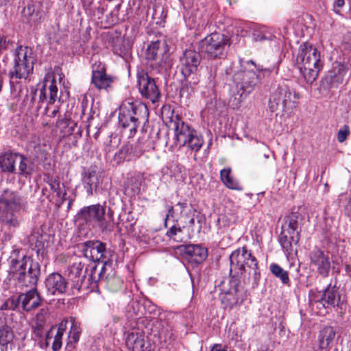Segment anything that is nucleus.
I'll return each instance as SVG.
<instances>
[{"instance_id":"obj_19","label":"nucleus","mask_w":351,"mask_h":351,"mask_svg":"<svg viewBox=\"0 0 351 351\" xmlns=\"http://www.w3.org/2000/svg\"><path fill=\"white\" fill-rule=\"evenodd\" d=\"M101 182V174L96 167L85 169L82 173V183L88 196L93 195V191L97 189Z\"/></svg>"},{"instance_id":"obj_24","label":"nucleus","mask_w":351,"mask_h":351,"mask_svg":"<svg viewBox=\"0 0 351 351\" xmlns=\"http://www.w3.org/2000/svg\"><path fill=\"white\" fill-rule=\"evenodd\" d=\"M18 302L22 308L26 311H30L40 304L41 298L36 287L19 295Z\"/></svg>"},{"instance_id":"obj_61","label":"nucleus","mask_w":351,"mask_h":351,"mask_svg":"<svg viewBox=\"0 0 351 351\" xmlns=\"http://www.w3.org/2000/svg\"><path fill=\"white\" fill-rule=\"evenodd\" d=\"M256 66V69H257L258 71H263V70H264V69L262 68V66Z\"/></svg>"},{"instance_id":"obj_2","label":"nucleus","mask_w":351,"mask_h":351,"mask_svg":"<svg viewBox=\"0 0 351 351\" xmlns=\"http://www.w3.org/2000/svg\"><path fill=\"white\" fill-rule=\"evenodd\" d=\"M230 273L243 276L244 280L257 284L260 278L258 260L246 246L239 247L230 255Z\"/></svg>"},{"instance_id":"obj_44","label":"nucleus","mask_w":351,"mask_h":351,"mask_svg":"<svg viewBox=\"0 0 351 351\" xmlns=\"http://www.w3.org/2000/svg\"><path fill=\"white\" fill-rule=\"evenodd\" d=\"M80 334L81 328L80 325L73 321L69 335V342L77 343L79 341Z\"/></svg>"},{"instance_id":"obj_15","label":"nucleus","mask_w":351,"mask_h":351,"mask_svg":"<svg viewBox=\"0 0 351 351\" xmlns=\"http://www.w3.org/2000/svg\"><path fill=\"white\" fill-rule=\"evenodd\" d=\"M233 80L238 88L242 90L240 97H245L250 93L259 82L256 73L252 70H243L236 72L233 75Z\"/></svg>"},{"instance_id":"obj_13","label":"nucleus","mask_w":351,"mask_h":351,"mask_svg":"<svg viewBox=\"0 0 351 351\" xmlns=\"http://www.w3.org/2000/svg\"><path fill=\"white\" fill-rule=\"evenodd\" d=\"M138 90L143 97L152 103L157 102L160 98V91L155 80L143 70L137 73Z\"/></svg>"},{"instance_id":"obj_59","label":"nucleus","mask_w":351,"mask_h":351,"mask_svg":"<svg viewBox=\"0 0 351 351\" xmlns=\"http://www.w3.org/2000/svg\"><path fill=\"white\" fill-rule=\"evenodd\" d=\"M174 340H172L171 342L169 343V346H170L169 349L170 348H174Z\"/></svg>"},{"instance_id":"obj_32","label":"nucleus","mask_w":351,"mask_h":351,"mask_svg":"<svg viewBox=\"0 0 351 351\" xmlns=\"http://www.w3.org/2000/svg\"><path fill=\"white\" fill-rule=\"evenodd\" d=\"M252 37L254 40L263 42L265 40H273L276 36L273 29L266 26H258L253 32Z\"/></svg>"},{"instance_id":"obj_47","label":"nucleus","mask_w":351,"mask_h":351,"mask_svg":"<svg viewBox=\"0 0 351 351\" xmlns=\"http://www.w3.org/2000/svg\"><path fill=\"white\" fill-rule=\"evenodd\" d=\"M350 128L348 125H344L343 127H341L338 132H337V141L339 142V143H343L344 142L348 136L350 135Z\"/></svg>"},{"instance_id":"obj_27","label":"nucleus","mask_w":351,"mask_h":351,"mask_svg":"<svg viewBox=\"0 0 351 351\" xmlns=\"http://www.w3.org/2000/svg\"><path fill=\"white\" fill-rule=\"evenodd\" d=\"M300 215L298 213H291L285 218L284 224L282 226V231L289 235L295 236V244H297L300 238V230H299L298 220Z\"/></svg>"},{"instance_id":"obj_45","label":"nucleus","mask_w":351,"mask_h":351,"mask_svg":"<svg viewBox=\"0 0 351 351\" xmlns=\"http://www.w3.org/2000/svg\"><path fill=\"white\" fill-rule=\"evenodd\" d=\"M143 181V176L141 174H136L134 177L130 179V182L132 185V190L134 193H138L140 191V187L141 186Z\"/></svg>"},{"instance_id":"obj_3","label":"nucleus","mask_w":351,"mask_h":351,"mask_svg":"<svg viewBox=\"0 0 351 351\" xmlns=\"http://www.w3.org/2000/svg\"><path fill=\"white\" fill-rule=\"evenodd\" d=\"M148 109L144 104L125 101L119 108V123L129 137H133L139 125L148 121Z\"/></svg>"},{"instance_id":"obj_57","label":"nucleus","mask_w":351,"mask_h":351,"mask_svg":"<svg viewBox=\"0 0 351 351\" xmlns=\"http://www.w3.org/2000/svg\"><path fill=\"white\" fill-rule=\"evenodd\" d=\"M36 91H35L33 94H32V104L34 105V103H36Z\"/></svg>"},{"instance_id":"obj_41","label":"nucleus","mask_w":351,"mask_h":351,"mask_svg":"<svg viewBox=\"0 0 351 351\" xmlns=\"http://www.w3.org/2000/svg\"><path fill=\"white\" fill-rule=\"evenodd\" d=\"M147 14H151L156 24H160L166 16L164 14V8L160 5H154L152 9L149 8Z\"/></svg>"},{"instance_id":"obj_50","label":"nucleus","mask_w":351,"mask_h":351,"mask_svg":"<svg viewBox=\"0 0 351 351\" xmlns=\"http://www.w3.org/2000/svg\"><path fill=\"white\" fill-rule=\"evenodd\" d=\"M40 234L38 232H34L29 237V242L32 245L34 244L36 247L40 248L43 246V242L39 239Z\"/></svg>"},{"instance_id":"obj_42","label":"nucleus","mask_w":351,"mask_h":351,"mask_svg":"<svg viewBox=\"0 0 351 351\" xmlns=\"http://www.w3.org/2000/svg\"><path fill=\"white\" fill-rule=\"evenodd\" d=\"M13 338V335L10 327L3 326L0 328V344L5 346L9 343Z\"/></svg>"},{"instance_id":"obj_37","label":"nucleus","mask_w":351,"mask_h":351,"mask_svg":"<svg viewBox=\"0 0 351 351\" xmlns=\"http://www.w3.org/2000/svg\"><path fill=\"white\" fill-rule=\"evenodd\" d=\"M66 195V192L62 191L60 188L57 191L49 192V193L47 195V198L56 206L60 207L64 203Z\"/></svg>"},{"instance_id":"obj_12","label":"nucleus","mask_w":351,"mask_h":351,"mask_svg":"<svg viewBox=\"0 0 351 351\" xmlns=\"http://www.w3.org/2000/svg\"><path fill=\"white\" fill-rule=\"evenodd\" d=\"M179 254L182 262L192 266L203 263L208 256L207 249L199 245H177V254Z\"/></svg>"},{"instance_id":"obj_52","label":"nucleus","mask_w":351,"mask_h":351,"mask_svg":"<svg viewBox=\"0 0 351 351\" xmlns=\"http://www.w3.org/2000/svg\"><path fill=\"white\" fill-rule=\"evenodd\" d=\"M8 43L6 37L0 36V55L8 48Z\"/></svg>"},{"instance_id":"obj_30","label":"nucleus","mask_w":351,"mask_h":351,"mask_svg":"<svg viewBox=\"0 0 351 351\" xmlns=\"http://www.w3.org/2000/svg\"><path fill=\"white\" fill-rule=\"evenodd\" d=\"M19 154L7 152L0 155V169L4 172L14 173Z\"/></svg>"},{"instance_id":"obj_62","label":"nucleus","mask_w":351,"mask_h":351,"mask_svg":"<svg viewBox=\"0 0 351 351\" xmlns=\"http://www.w3.org/2000/svg\"><path fill=\"white\" fill-rule=\"evenodd\" d=\"M47 191V188L43 189V195H45V192Z\"/></svg>"},{"instance_id":"obj_25","label":"nucleus","mask_w":351,"mask_h":351,"mask_svg":"<svg viewBox=\"0 0 351 351\" xmlns=\"http://www.w3.org/2000/svg\"><path fill=\"white\" fill-rule=\"evenodd\" d=\"M347 71L348 69L345 64L338 62H334L332 69L328 72L326 76V82L331 87H337L343 83Z\"/></svg>"},{"instance_id":"obj_20","label":"nucleus","mask_w":351,"mask_h":351,"mask_svg":"<svg viewBox=\"0 0 351 351\" xmlns=\"http://www.w3.org/2000/svg\"><path fill=\"white\" fill-rule=\"evenodd\" d=\"M82 251L86 258L93 262L103 261L106 245L98 241H88L82 245Z\"/></svg>"},{"instance_id":"obj_18","label":"nucleus","mask_w":351,"mask_h":351,"mask_svg":"<svg viewBox=\"0 0 351 351\" xmlns=\"http://www.w3.org/2000/svg\"><path fill=\"white\" fill-rule=\"evenodd\" d=\"M87 272L88 268L85 264L77 260L68 267L66 275L73 282L74 288L80 290L86 277Z\"/></svg>"},{"instance_id":"obj_53","label":"nucleus","mask_w":351,"mask_h":351,"mask_svg":"<svg viewBox=\"0 0 351 351\" xmlns=\"http://www.w3.org/2000/svg\"><path fill=\"white\" fill-rule=\"evenodd\" d=\"M345 5V1L344 0H335L334 2V11L339 14L340 12V10L342 7Z\"/></svg>"},{"instance_id":"obj_51","label":"nucleus","mask_w":351,"mask_h":351,"mask_svg":"<svg viewBox=\"0 0 351 351\" xmlns=\"http://www.w3.org/2000/svg\"><path fill=\"white\" fill-rule=\"evenodd\" d=\"M342 45L344 49L351 50V32H347L343 36Z\"/></svg>"},{"instance_id":"obj_56","label":"nucleus","mask_w":351,"mask_h":351,"mask_svg":"<svg viewBox=\"0 0 351 351\" xmlns=\"http://www.w3.org/2000/svg\"><path fill=\"white\" fill-rule=\"evenodd\" d=\"M186 89H189L188 88H186ZM185 92H186V97H187L188 95H189V93H188V90H186L184 88H182L181 90H180V97H183L184 94H185Z\"/></svg>"},{"instance_id":"obj_39","label":"nucleus","mask_w":351,"mask_h":351,"mask_svg":"<svg viewBox=\"0 0 351 351\" xmlns=\"http://www.w3.org/2000/svg\"><path fill=\"white\" fill-rule=\"evenodd\" d=\"M27 5L23 10L22 15L27 20H31L34 15H37V0H25Z\"/></svg>"},{"instance_id":"obj_48","label":"nucleus","mask_w":351,"mask_h":351,"mask_svg":"<svg viewBox=\"0 0 351 351\" xmlns=\"http://www.w3.org/2000/svg\"><path fill=\"white\" fill-rule=\"evenodd\" d=\"M48 311L45 308H42L40 311L36 316V324L40 326H44L46 322V316Z\"/></svg>"},{"instance_id":"obj_29","label":"nucleus","mask_w":351,"mask_h":351,"mask_svg":"<svg viewBox=\"0 0 351 351\" xmlns=\"http://www.w3.org/2000/svg\"><path fill=\"white\" fill-rule=\"evenodd\" d=\"M91 82L99 90L107 89L113 82V78L108 75L104 66L98 70L93 69Z\"/></svg>"},{"instance_id":"obj_60","label":"nucleus","mask_w":351,"mask_h":351,"mask_svg":"<svg viewBox=\"0 0 351 351\" xmlns=\"http://www.w3.org/2000/svg\"><path fill=\"white\" fill-rule=\"evenodd\" d=\"M58 110L54 109L53 110L52 112H51V114L50 115L51 117H55L56 113H57Z\"/></svg>"},{"instance_id":"obj_6","label":"nucleus","mask_w":351,"mask_h":351,"mask_svg":"<svg viewBox=\"0 0 351 351\" xmlns=\"http://www.w3.org/2000/svg\"><path fill=\"white\" fill-rule=\"evenodd\" d=\"M81 218L86 222L95 221L103 232H111L114 230L113 211L100 204L91 205L84 208L80 212Z\"/></svg>"},{"instance_id":"obj_16","label":"nucleus","mask_w":351,"mask_h":351,"mask_svg":"<svg viewBox=\"0 0 351 351\" xmlns=\"http://www.w3.org/2000/svg\"><path fill=\"white\" fill-rule=\"evenodd\" d=\"M125 345L130 351H150L152 347L145 333L138 328L128 332Z\"/></svg>"},{"instance_id":"obj_34","label":"nucleus","mask_w":351,"mask_h":351,"mask_svg":"<svg viewBox=\"0 0 351 351\" xmlns=\"http://www.w3.org/2000/svg\"><path fill=\"white\" fill-rule=\"evenodd\" d=\"M278 241L286 255L287 256L291 255L293 251V242L295 243V236L291 234L288 237L286 233L281 232L278 237Z\"/></svg>"},{"instance_id":"obj_22","label":"nucleus","mask_w":351,"mask_h":351,"mask_svg":"<svg viewBox=\"0 0 351 351\" xmlns=\"http://www.w3.org/2000/svg\"><path fill=\"white\" fill-rule=\"evenodd\" d=\"M45 286L48 293L59 295L66 292L67 282L62 275L58 273H53L46 278Z\"/></svg>"},{"instance_id":"obj_43","label":"nucleus","mask_w":351,"mask_h":351,"mask_svg":"<svg viewBox=\"0 0 351 351\" xmlns=\"http://www.w3.org/2000/svg\"><path fill=\"white\" fill-rule=\"evenodd\" d=\"M106 284L111 291L115 292L121 288L123 280L120 277L110 276L106 278Z\"/></svg>"},{"instance_id":"obj_17","label":"nucleus","mask_w":351,"mask_h":351,"mask_svg":"<svg viewBox=\"0 0 351 351\" xmlns=\"http://www.w3.org/2000/svg\"><path fill=\"white\" fill-rule=\"evenodd\" d=\"M311 263L316 267L317 272L324 278L328 276L331 263L327 254L318 247H315L310 252Z\"/></svg>"},{"instance_id":"obj_11","label":"nucleus","mask_w":351,"mask_h":351,"mask_svg":"<svg viewBox=\"0 0 351 351\" xmlns=\"http://www.w3.org/2000/svg\"><path fill=\"white\" fill-rule=\"evenodd\" d=\"M30 54L27 47H19L14 54V66L10 72L11 79L27 78L33 70L32 58L29 56Z\"/></svg>"},{"instance_id":"obj_9","label":"nucleus","mask_w":351,"mask_h":351,"mask_svg":"<svg viewBox=\"0 0 351 351\" xmlns=\"http://www.w3.org/2000/svg\"><path fill=\"white\" fill-rule=\"evenodd\" d=\"M203 144L202 136L177 116V145L187 147L190 150L197 152Z\"/></svg>"},{"instance_id":"obj_5","label":"nucleus","mask_w":351,"mask_h":351,"mask_svg":"<svg viewBox=\"0 0 351 351\" xmlns=\"http://www.w3.org/2000/svg\"><path fill=\"white\" fill-rule=\"evenodd\" d=\"M12 272L18 284L22 287H36L40 274L39 265L29 257H24L12 265Z\"/></svg>"},{"instance_id":"obj_49","label":"nucleus","mask_w":351,"mask_h":351,"mask_svg":"<svg viewBox=\"0 0 351 351\" xmlns=\"http://www.w3.org/2000/svg\"><path fill=\"white\" fill-rule=\"evenodd\" d=\"M47 183L49 184L50 187L49 192L57 191L60 188V181L57 178H53L51 176H47Z\"/></svg>"},{"instance_id":"obj_46","label":"nucleus","mask_w":351,"mask_h":351,"mask_svg":"<svg viewBox=\"0 0 351 351\" xmlns=\"http://www.w3.org/2000/svg\"><path fill=\"white\" fill-rule=\"evenodd\" d=\"M33 335L34 338L39 339V343L40 341L43 342V340L46 338L47 332L44 330V326H40L36 325L32 328Z\"/></svg>"},{"instance_id":"obj_21","label":"nucleus","mask_w":351,"mask_h":351,"mask_svg":"<svg viewBox=\"0 0 351 351\" xmlns=\"http://www.w3.org/2000/svg\"><path fill=\"white\" fill-rule=\"evenodd\" d=\"M180 61L181 73L184 77H186L197 71L200 63V56L194 50H186Z\"/></svg>"},{"instance_id":"obj_26","label":"nucleus","mask_w":351,"mask_h":351,"mask_svg":"<svg viewBox=\"0 0 351 351\" xmlns=\"http://www.w3.org/2000/svg\"><path fill=\"white\" fill-rule=\"evenodd\" d=\"M64 331V329L60 326L58 328L52 327L47 332L46 338L43 340V342L40 341V347L46 348L51 343L53 351L59 350L62 346Z\"/></svg>"},{"instance_id":"obj_54","label":"nucleus","mask_w":351,"mask_h":351,"mask_svg":"<svg viewBox=\"0 0 351 351\" xmlns=\"http://www.w3.org/2000/svg\"><path fill=\"white\" fill-rule=\"evenodd\" d=\"M132 306L134 310L135 308H137L136 315H143V311L141 309L143 308V307L138 302H134Z\"/></svg>"},{"instance_id":"obj_55","label":"nucleus","mask_w":351,"mask_h":351,"mask_svg":"<svg viewBox=\"0 0 351 351\" xmlns=\"http://www.w3.org/2000/svg\"><path fill=\"white\" fill-rule=\"evenodd\" d=\"M167 234L169 237L172 236V235H176V226L175 225H173L169 231H168L167 232Z\"/></svg>"},{"instance_id":"obj_23","label":"nucleus","mask_w":351,"mask_h":351,"mask_svg":"<svg viewBox=\"0 0 351 351\" xmlns=\"http://www.w3.org/2000/svg\"><path fill=\"white\" fill-rule=\"evenodd\" d=\"M232 283H233L234 287H231L228 291H225L220 295V300L224 308H232L243 302L242 290L234 281Z\"/></svg>"},{"instance_id":"obj_14","label":"nucleus","mask_w":351,"mask_h":351,"mask_svg":"<svg viewBox=\"0 0 351 351\" xmlns=\"http://www.w3.org/2000/svg\"><path fill=\"white\" fill-rule=\"evenodd\" d=\"M58 88L56 85V80L53 73H47L43 80V84L39 90V98L34 108L36 111L41 108L40 103L47 101L53 104L58 97Z\"/></svg>"},{"instance_id":"obj_38","label":"nucleus","mask_w":351,"mask_h":351,"mask_svg":"<svg viewBox=\"0 0 351 351\" xmlns=\"http://www.w3.org/2000/svg\"><path fill=\"white\" fill-rule=\"evenodd\" d=\"M106 271V267L104 265L101 268H98L97 265L92 266L88 273V280L89 282H97L98 281L104 280V273Z\"/></svg>"},{"instance_id":"obj_7","label":"nucleus","mask_w":351,"mask_h":351,"mask_svg":"<svg viewBox=\"0 0 351 351\" xmlns=\"http://www.w3.org/2000/svg\"><path fill=\"white\" fill-rule=\"evenodd\" d=\"M300 95L292 91L287 85H280L271 95L269 101V107L271 112H274L281 106L282 110H293L298 106V100Z\"/></svg>"},{"instance_id":"obj_33","label":"nucleus","mask_w":351,"mask_h":351,"mask_svg":"<svg viewBox=\"0 0 351 351\" xmlns=\"http://www.w3.org/2000/svg\"><path fill=\"white\" fill-rule=\"evenodd\" d=\"M231 168L227 167L220 171V178L224 185L228 189L241 190L242 188L239 182L231 176Z\"/></svg>"},{"instance_id":"obj_58","label":"nucleus","mask_w":351,"mask_h":351,"mask_svg":"<svg viewBox=\"0 0 351 351\" xmlns=\"http://www.w3.org/2000/svg\"><path fill=\"white\" fill-rule=\"evenodd\" d=\"M241 98L240 97L239 99L235 98L234 99L237 100V103L235 104V106H233V108H235V107H238L241 101Z\"/></svg>"},{"instance_id":"obj_63","label":"nucleus","mask_w":351,"mask_h":351,"mask_svg":"<svg viewBox=\"0 0 351 351\" xmlns=\"http://www.w3.org/2000/svg\"><path fill=\"white\" fill-rule=\"evenodd\" d=\"M249 63H250V64H253V65H254V64H254V62L253 61H252V60H251V61H250V62H247V64H249Z\"/></svg>"},{"instance_id":"obj_40","label":"nucleus","mask_w":351,"mask_h":351,"mask_svg":"<svg viewBox=\"0 0 351 351\" xmlns=\"http://www.w3.org/2000/svg\"><path fill=\"white\" fill-rule=\"evenodd\" d=\"M75 126L76 123L70 119H62L58 122L62 138L71 135Z\"/></svg>"},{"instance_id":"obj_8","label":"nucleus","mask_w":351,"mask_h":351,"mask_svg":"<svg viewBox=\"0 0 351 351\" xmlns=\"http://www.w3.org/2000/svg\"><path fill=\"white\" fill-rule=\"evenodd\" d=\"M169 48L165 42L158 40L152 42L147 47L145 57L148 61H157L160 57L158 64V72H164L170 75L173 64V60L169 58Z\"/></svg>"},{"instance_id":"obj_35","label":"nucleus","mask_w":351,"mask_h":351,"mask_svg":"<svg viewBox=\"0 0 351 351\" xmlns=\"http://www.w3.org/2000/svg\"><path fill=\"white\" fill-rule=\"evenodd\" d=\"M18 161H19V170L21 175L27 176L32 173L34 168L32 164L27 158L19 154Z\"/></svg>"},{"instance_id":"obj_1","label":"nucleus","mask_w":351,"mask_h":351,"mask_svg":"<svg viewBox=\"0 0 351 351\" xmlns=\"http://www.w3.org/2000/svg\"><path fill=\"white\" fill-rule=\"evenodd\" d=\"M26 199L19 192L5 189L0 195V222L8 229L16 228L21 221V214L27 210Z\"/></svg>"},{"instance_id":"obj_28","label":"nucleus","mask_w":351,"mask_h":351,"mask_svg":"<svg viewBox=\"0 0 351 351\" xmlns=\"http://www.w3.org/2000/svg\"><path fill=\"white\" fill-rule=\"evenodd\" d=\"M336 331L332 326H324L318 335L317 341L319 349L329 351L334 343Z\"/></svg>"},{"instance_id":"obj_10","label":"nucleus","mask_w":351,"mask_h":351,"mask_svg":"<svg viewBox=\"0 0 351 351\" xmlns=\"http://www.w3.org/2000/svg\"><path fill=\"white\" fill-rule=\"evenodd\" d=\"M228 42V38L226 36L219 32H213L200 41L199 49L210 58H221L223 56L224 48Z\"/></svg>"},{"instance_id":"obj_36","label":"nucleus","mask_w":351,"mask_h":351,"mask_svg":"<svg viewBox=\"0 0 351 351\" xmlns=\"http://www.w3.org/2000/svg\"><path fill=\"white\" fill-rule=\"evenodd\" d=\"M269 269L271 274L276 278H278L283 284L288 285L289 283L290 280L288 272L283 269L279 265L272 263L270 265Z\"/></svg>"},{"instance_id":"obj_64","label":"nucleus","mask_w":351,"mask_h":351,"mask_svg":"<svg viewBox=\"0 0 351 351\" xmlns=\"http://www.w3.org/2000/svg\"><path fill=\"white\" fill-rule=\"evenodd\" d=\"M264 157H265V158H269V155H268V154H264Z\"/></svg>"},{"instance_id":"obj_4","label":"nucleus","mask_w":351,"mask_h":351,"mask_svg":"<svg viewBox=\"0 0 351 351\" xmlns=\"http://www.w3.org/2000/svg\"><path fill=\"white\" fill-rule=\"evenodd\" d=\"M296 64L304 80L311 84L322 68L319 52L310 43H304L299 47Z\"/></svg>"},{"instance_id":"obj_31","label":"nucleus","mask_w":351,"mask_h":351,"mask_svg":"<svg viewBox=\"0 0 351 351\" xmlns=\"http://www.w3.org/2000/svg\"><path fill=\"white\" fill-rule=\"evenodd\" d=\"M330 285L324 289L320 299L317 301L321 302L324 307L335 306L340 300L337 291L333 288L330 289Z\"/></svg>"}]
</instances>
